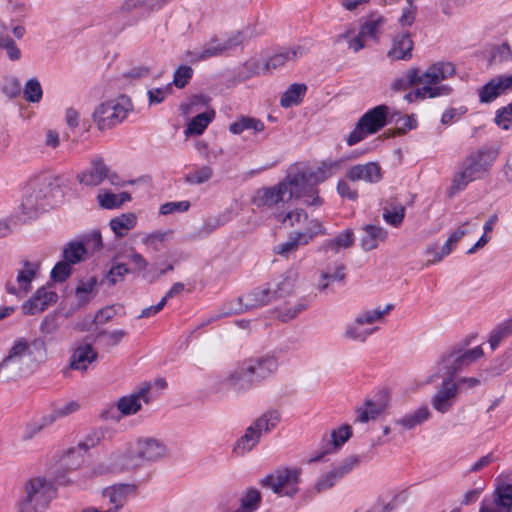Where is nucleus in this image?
<instances>
[{
  "mask_svg": "<svg viewBox=\"0 0 512 512\" xmlns=\"http://www.w3.org/2000/svg\"><path fill=\"white\" fill-rule=\"evenodd\" d=\"M432 414L426 405L418 407L413 412L407 413L395 421L404 430H412L431 418Z\"/></svg>",
  "mask_w": 512,
  "mask_h": 512,
  "instance_id": "nucleus-31",
  "label": "nucleus"
},
{
  "mask_svg": "<svg viewBox=\"0 0 512 512\" xmlns=\"http://www.w3.org/2000/svg\"><path fill=\"white\" fill-rule=\"evenodd\" d=\"M135 490L136 486L133 484L113 485L103 491V497L107 498L109 503L114 505L111 510L116 512L124 505L128 495L134 493Z\"/></svg>",
  "mask_w": 512,
  "mask_h": 512,
  "instance_id": "nucleus-28",
  "label": "nucleus"
},
{
  "mask_svg": "<svg viewBox=\"0 0 512 512\" xmlns=\"http://www.w3.org/2000/svg\"><path fill=\"white\" fill-rule=\"evenodd\" d=\"M358 464L357 458H349L343 461L339 466L323 475L315 484L317 492L325 491L334 486L335 482L349 473Z\"/></svg>",
  "mask_w": 512,
  "mask_h": 512,
  "instance_id": "nucleus-24",
  "label": "nucleus"
},
{
  "mask_svg": "<svg viewBox=\"0 0 512 512\" xmlns=\"http://www.w3.org/2000/svg\"><path fill=\"white\" fill-rule=\"evenodd\" d=\"M6 355L0 362V380L9 381L17 378L20 375V365L14 360L8 361Z\"/></svg>",
  "mask_w": 512,
  "mask_h": 512,
  "instance_id": "nucleus-54",
  "label": "nucleus"
},
{
  "mask_svg": "<svg viewBox=\"0 0 512 512\" xmlns=\"http://www.w3.org/2000/svg\"><path fill=\"white\" fill-rule=\"evenodd\" d=\"M260 502V491L255 488H250L241 498L240 507L234 512H254L258 509Z\"/></svg>",
  "mask_w": 512,
  "mask_h": 512,
  "instance_id": "nucleus-50",
  "label": "nucleus"
},
{
  "mask_svg": "<svg viewBox=\"0 0 512 512\" xmlns=\"http://www.w3.org/2000/svg\"><path fill=\"white\" fill-rule=\"evenodd\" d=\"M39 270V264L36 262L25 261L23 268L18 271L17 283L19 291L27 294L30 290L31 282L35 278Z\"/></svg>",
  "mask_w": 512,
  "mask_h": 512,
  "instance_id": "nucleus-39",
  "label": "nucleus"
},
{
  "mask_svg": "<svg viewBox=\"0 0 512 512\" xmlns=\"http://www.w3.org/2000/svg\"><path fill=\"white\" fill-rule=\"evenodd\" d=\"M437 365L439 376H442L444 380L449 381H453L455 375L465 368L457 347H454L444 353Z\"/></svg>",
  "mask_w": 512,
  "mask_h": 512,
  "instance_id": "nucleus-23",
  "label": "nucleus"
},
{
  "mask_svg": "<svg viewBox=\"0 0 512 512\" xmlns=\"http://www.w3.org/2000/svg\"><path fill=\"white\" fill-rule=\"evenodd\" d=\"M166 444L154 437L138 438L124 454H114L115 469L126 470L156 462L167 455Z\"/></svg>",
  "mask_w": 512,
  "mask_h": 512,
  "instance_id": "nucleus-2",
  "label": "nucleus"
},
{
  "mask_svg": "<svg viewBox=\"0 0 512 512\" xmlns=\"http://www.w3.org/2000/svg\"><path fill=\"white\" fill-rule=\"evenodd\" d=\"M390 402L389 392L387 390L380 391L376 399H367L362 406L356 409V421L367 423L370 420H375L390 407Z\"/></svg>",
  "mask_w": 512,
  "mask_h": 512,
  "instance_id": "nucleus-14",
  "label": "nucleus"
},
{
  "mask_svg": "<svg viewBox=\"0 0 512 512\" xmlns=\"http://www.w3.org/2000/svg\"><path fill=\"white\" fill-rule=\"evenodd\" d=\"M71 264L66 261L58 262L51 270V278L55 282H64L71 274Z\"/></svg>",
  "mask_w": 512,
  "mask_h": 512,
  "instance_id": "nucleus-62",
  "label": "nucleus"
},
{
  "mask_svg": "<svg viewBox=\"0 0 512 512\" xmlns=\"http://www.w3.org/2000/svg\"><path fill=\"white\" fill-rule=\"evenodd\" d=\"M131 110L130 99L121 95L98 105L93 112V119L100 130L110 129L120 124Z\"/></svg>",
  "mask_w": 512,
  "mask_h": 512,
  "instance_id": "nucleus-5",
  "label": "nucleus"
},
{
  "mask_svg": "<svg viewBox=\"0 0 512 512\" xmlns=\"http://www.w3.org/2000/svg\"><path fill=\"white\" fill-rule=\"evenodd\" d=\"M86 253V249L82 243L71 242L63 250L64 261L72 264H76L81 261L83 255Z\"/></svg>",
  "mask_w": 512,
  "mask_h": 512,
  "instance_id": "nucleus-53",
  "label": "nucleus"
},
{
  "mask_svg": "<svg viewBox=\"0 0 512 512\" xmlns=\"http://www.w3.org/2000/svg\"><path fill=\"white\" fill-rule=\"evenodd\" d=\"M413 41L409 34L397 35L392 41V47L387 56L392 61L409 60L412 57Z\"/></svg>",
  "mask_w": 512,
  "mask_h": 512,
  "instance_id": "nucleus-27",
  "label": "nucleus"
},
{
  "mask_svg": "<svg viewBox=\"0 0 512 512\" xmlns=\"http://www.w3.org/2000/svg\"><path fill=\"white\" fill-rule=\"evenodd\" d=\"M57 299L58 295L55 291L41 287L23 304L22 309L25 314L34 315L46 310L50 305L56 303Z\"/></svg>",
  "mask_w": 512,
  "mask_h": 512,
  "instance_id": "nucleus-21",
  "label": "nucleus"
},
{
  "mask_svg": "<svg viewBox=\"0 0 512 512\" xmlns=\"http://www.w3.org/2000/svg\"><path fill=\"white\" fill-rule=\"evenodd\" d=\"M326 231L321 222L311 220L305 231L292 233L286 242L276 245L273 249L275 254L288 257L289 254L298 250L301 245L308 244L315 236L324 235Z\"/></svg>",
  "mask_w": 512,
  "mask_h": 512,
  "instance_id": "nucleus-11",
  "label": "nucleus"
},
{
  "mask_svg": "<svg viewBox=\"0 0 512 512\" xmlns=\"http://www.w3.org/2000/svg\"><path fill=\"white\" fill-rule=\"evenodd\" d=\"M47 185L39 179L31 181L26 187L21 203L22 213L26 219L36 218L47 206Z\"/></svg>",
  "mask_w": 512,
  "mask_h": 512,
  "instance_id": "nucleus-10",
  "label": "nucleus"
},
{
  "mask_svg": "<svg viewBox=\"0 0 512 512\" xmlns=\"http://www.w3.org/2000/svg\"><path fill=\"white\" fill-rule=\"evenodd\" d=\"M298 273L294 270H288L282 276L281 280L271 285L274 299H280L289 295L296 284Z\"/></svg>",
  "mask_w": 512,
  "mask_h": 512,
  "instance_id": "nucleus-35",
  "label": "nucleus"
},
{
  "mask_svg": "<svg viewBox=\"0 0 512 512\" xmlns=\"http://www.w3.org/2000/svg\"><path fill=\"white\" fill-rule=\"evenodd\" d=\"M452 88L449 85H442L436 87L422 86L405 94L404 99L408 102L421 101L426 98H436L441 96H448L451 94Z\"/></svg>",
  "mask_w": 512,
  "mask_h": 512,
  "instance_id": "nucleus-30",
  "label": "nucleus"
},
{
  "mask_svg": "<svg viewBox=\"0 0 512 512\" xmlns=\"http://www.w3.org/2000/svg\"><path fill=\"white\" fill-rule=\"evenodd\" d=\"M455 74V66L451 62L439 61L430 65L424 73H420V81L424 86L436 87Z\"/></svg>",
  "mask_w": 512,
  "mask_h": 512,
  "instance_id": "nucleus-18",
  "label": "nucleus"
},
{
  "mask_svg": "<svg viewBox=\"0 0 512 512\" xmlns=\"http://www.w3.org/2000/svg\"><path fill=\"white\" fill-rule=\"evenodd\" d=\"M354 242V233L351 229L339 233L334 239L325 241L320 250L324 252L338 253L341 249H346L352 246Z\"/></svg>",
  "mask_w": 512,
  "mask_h": 512,
  "instance_id": "nucleus-34",
  "label": "nucleus"
},
{
  "mask_svg": "<svg viewBox=\"0 0 512 512\" xmlns=\"http://www.w3.org/2000/svg\"><path fill=\"white\" fill-rule=\"evenodd\" d=\"M271 284L264 287L255 288L247 295L240 297L239 301L243 304V308L238 309L249 310L262 307L274 301Z\"/></svg>",
  "mask_w": 512,
  "mask_h": 512,
  "instance_id": "nucleus-25",
  "label": "nucleus"
},
{
  "mask_svg": "<svg viewBox=\"0 0 512 512\" xmlns=\"http://www.w3.org/2000/svg\"><path fill=\"white\" fill-rule=\"evenodd\" d=\"M498 156L497 149L481 148L470 153L462 162L460 169L454 174L447 191L450 198L463 191L470 182L483 178L488 174Z\"/></svg>",
  "mask_w": 512,
  "mask_h": 512,
  "instance_id": "nucleus-1",
  "label": "nucleus"
},
{
  "mask_svg": "<svg viewBox=\"0 0 512 512\" xmlns=\"http://www.w3.org/2000/svg\"><path fill=\"white\" fill-rule=\"evenodd\" d=\"M387 238V231L376 225H366L363 228V235L361 237V247L365 251L376 249L381 242Z\"/></svg>",
  "mask_w": 512,
  "mask_h": 512,
  "instance_id": "nucleus-32",
  "label": "nucleus"
},
{
  "mask_svg": "<svg viewBox=\"0 0 512 512\" xmlns=\"http://www.w3.org/2000/svg\"><path fill=\"white\" fill-rule=\"evenodd\" d=\"M23 94L28 102H39L43 95L40 82L36 78L29 79L24 85Z\"/></svg>",
  "mask_w": 512,
  "mask_h": 512,
  "instance_id": "nucleus-55",
  "label": "nucleus"
},
{
  "mask_svg": "<svg viewBox=\"0 0 512 512\" xmlns=\"http://www.w3.org/2000/svg\"><path fill=\"white\" fill-rule=\"evenodd\" d=\"M264 129L265 125L260 119L249 116H240L229 125V131L235 135H239L247 130H251L255 134L261 133Z\"/></svg>",
  "mask_w": 512,
  "mask_h": 512,
  "instance_id": "nucleus-33",
  "label": "nucleus"
},
{
  "mask_svg": "<svg viewBox=\"0 0 512 512\" xmlns=\"http://www.w3.org/2000/svg\"><path fill=\"white\" fill-rule=\"evenodd\" d=\"M97 286V279L90 277L86 281H80L75 289L76 297L81 304H86L92 298V294Z\"/></svg>",
  "mask_w": 512,
  "mask_h": 512,
  "instance_id": "nucleus-51",
  "label": "nucleus"
},
{
  "mask_svg": "<svg viewBox=\"0 0 512 512\" xmlns=\"http://www.w3.org/2000/svg\"><path fill=\"white\" fill-rule=\"evenodd\" d=\"M458 383L444 380L431 398V405L434 410L445 414L454 406L458 396Z\"/></svg>",
  "mask_w": 512,
  "mask_h": 512,
  "instance_id": "nucleus-16",
  "label": "nucleus"
},
{
  "mask_svg": "<svg viewBox=\"0 0 512 512\" xmlns=\"http://www.w3.org/2000/svg\"><path fill=\"white\" fill-rule=\"evenodd\" d=\"M420 78V70L418 68H411L402 77L395 79L391 88L396 92L405 91L421 83Z\"/></svg>",
  "mask_w": 512,
  "mask_h": 512,
  "instance_id": "nucleus-44",
  "label": "nucleus"
},
{
  "mask_svg": "<svg viewBox=\"0 0 512 512\" xmlns=\"http://www.w3.org/2000/svg\"><path fill=\"white\" fill-rule=\"evenodd\" d=\"M394 308V305L389 303L384 308H375L372 310H366L360 313L356 318L358 323L373 324L377 321L382 320L387 314H389Z\"/></svg>",
  "mask_w": 512,
  "mask_h": 512,
  "instance_id": "nucleus-49",
  "label": "nucleus"
},
{
  "mask_svg": "<svg viewBox=\"0 0 512 512\" xmlns=\"http://www.w3.org/2000/svg\"><path fill=\"white\" fill-rule=\"evenodd\" d=\"M171 235H172V231L154 232V233L147 235L143 239V243L146 246L151 247L153 250L158 251V250H160V244H162Z\"/></svg>",
  "mask_w": 512,
  "mask_h": 512,
  "instance_id": "nucleus-61",
  "label": "nucleus"
},
{
  "mask_svg": "<svg viewBox=\"0 0 512 512\" xmlns=\"http://www.w3.org/2000/svg\"><path fill=\"white\" fill-rule=\"evenodd\" d=\"M131 200V196L128 192H121L114 194L108 190H100L97 195V201L99 206L104 209H115L119 208L123 203Z\"/></svg>",
  "mask_w": 512,
  "mask_h": 512,
  "instance_id": "nucleus-38",
  "label": "nucleus"
},
{
  "mask_svg": "<svg viewBox=\"0 0 512 512\" xmlns=\"http://www.w3.org/2000/svg\"><path fill=\"white\" fill-rule=\"evenodd\" d=\"M257 384L272 377L278 370V361L273 356H263L245 362Z\"/></svg>",
  "mask_w": 512,
  "mask_h": 512,
  "instance_id": "nucleus-19",
  "label": "nucleus"
},
{
  "mask_svg": "<svg viewBox=\"0 0 512 512\" xmlns=\"http://www.w3.org/2000/svg\"><path fill=\"white\" fill-rule=\"evenodd\" d=\"M193 70L191 67L183 65L180 66L175 72L173 77V84L178 88H183L191 79Z\"/></svg>",
  "mask_w": 512,
  "mask_h": 512,
  "instance_id": "nucleus-64",
  "label": "nucleus"
},
{
  "mask_svg": "<svg viewBox=\"0 0 512 512\" xmlns=\"http://www.w3.org/2000/svg\"><path fill=\"white\" fill-rule=\"evenodd\" d=\"M8 361L14 360L21 364L24 356L30 357L33 361L42 363L47 358L46 343L42 338L28 340L24 337L17 338L8 351Z\"/></svg>",
  "mask_w": 512,
  "mask_h": 512,
  "instance_id": "nucleus-9",
  "label": "nucleus"
},
{
  "mask_svg": "<svg viewBox=\"0 0 512 512\" xmlns=\"http://www.w3.org/2000/svg\"><path fill=\"white\" fill-rule=\"evenodd\" d=\"M227 382L237 392L248 391L257 384L245 363L228 376Z\"/></svg>",
  "mask_w": 512,
  "mask_h": 512,
  "instance_id": "nucleus-29",
  "label": "nucleus"
},
{
  "mask_svg": "<svg viewBox=\"0 0 512 512\" xmlns=\"http://www.w3.org/2000/svg\"><path fill=\"white\" fill-rule=\"evenodd\" d=\"M339 167V162H324L316 171L306 172L301 171L297 172L294 175H301L305 177V184L301 187L302 193L305 197L304 202L310 206H319L322 204L321 198L317 194V189L315 185L325 181L327 178L331 177Z\"/></svg>",
  "mask_w": 512,
  "mask_h": 512,
  "instance_id": "nucleus-8",
  "label": "nucleus"
},
{
  "mask_svg": "<svg viewBox=\"0 0 512 512\" xmlns=\"http://www.w3.org/2000/svg\"><path fill=\"white\" fill-rule=\"evenodd\" d=\"M130 273V268H128L125 263H114L109 271L106 274V281L110 285H115L124 280V277Z\"/></svg>",
  "mask_w": 512,
  "mask_h": 512,
  "instance_id": "nucleus-57",
  "label": "nucleus"
},
{
  "mask_svg": "<svg viewBox=\"0 0 512 512\" xmlns=\"http://www.w3.org/2000/svg\"><path fill=\"white\" fill-rule=\"evenodd\" d=\"M213 176L212 167L206 165L200 168L195 169L192 172H189L185 175L184 181L190 185H200L211 179Z\"/></svg>",
  "mask_w": 512,
  "mask_h": 512,
  "instance_id": "nucleus-52",
  "label": "nucleus"
},
{
  "mask_svg": "<svg viewBox=\"0 0 512 512\" xmlns=\"http://www.w3.org/2000/svg\"><path fill=\"white\" fill-rule=\"evenodd\" d=\"M352 435L351 426L345 424L339 427L337 430H333L331 433V444L333 450H337L341 447Z\"/></svg>",
  "mask_w": 512,
  "mask_h": 512,
  "instance_id": "nucleus-58",
  "label": "nucleus"
},
{
  "mask_svg": "<svg viewBox=\"0 0 512 512\" xmlns=\"http://www.w3.org/2000/svg\"><path fill=\"white\" fill-rule=\"evenodd\" d=\"M150 385L146 384L135 393L127 396H122L116 404L117 409L123 416H130L136 414L142 407V403L148 404Z\"/></svg>",
  "mask_w": 512,
  "mask_h": 512,
  "instance_id": "nucleus-20",
  "label": "nucleus"
},
{
  "mask_svg": "<svg viewBox=\"0 0 512 512\" xmlns=\"http://www.w3.org/2000/svg\"><path fill=\"white\" fill-rule=\"evenodd\" d=\"M306 53V48L302 46H294L283 52L272 55L263 65H259L254 62H249L247 65L254 66L255 74H264L268 71L282 67L286 62L295 61Z\"/></svg>",
  "mask_w": 512,
  "mask_h": 512,
  "instance_id": "nucleus-15",
  "label": "nucleus"
},
{
  "mask_svg": "<svg viewBox=\"0 0 512 512\" xmlns=\"http://www.w3.org/2000/svg\"><path fill=\"white\" fill-rule=\"evenodd\" d=\"M363 323H358V319L355 318L354 322L347 325L345 328L344 336L347 339L364 343L367 338L373 334L377 328H364Z\"/></svg>",
  "mask_w": 512,
  "mask_h": 512,
  "instance_id": "nucleus-45",
  "label": "nucleus"
},
{
  "mask_svg": "<svg viewBox=\"0 0 512 512\" xmlns=\"http://www.w3.org/2000/svg\"><path fill=\"white\" fill-rule=\"evenodd\" d=\"M137 217L134 213H125L110 220V227L117 237H124L135 227Z\"/></svg>",
  "mask_w": 512,
  "mask_h": 512,
  "instance_id": "nucleus-40",
  "label": "nucleus"
},
{
  "mask_svg": "<svg viewBox=\"0 0 512 512\" xmlns=\"http://www.w3.org/2000/svg\"><path fill=\"white\" fill-rule=\"evenodd\" d=\"M78 181L89 187H95L108 180L114 186H122L123 182L119 176L112 172L101 158H95L91 161L90 167L77 175Z\"/></svg>",
  "mask_w": 512,
  "mask_h": 512,
  "instance_id": "nucleus-12",
  "label": "nucleus"
},
{
  "mask_svg": "<svg viewBox=\"0 0 512 512\" xmlns=\"http://www.w3.org/2000/svg\"><path fill=\"white\" fill-rule=\"evenodd\" d=\"M387 116L388 107L386 105H378L368 110L360 117L355 128L348 135L347 144L353 146L367 135L377 133L387 124Z\"/></svg>",
  "mask_w": 512,
  "mask_h": 512,
  "instance_id": "nucleus-6",
  "label": "nucleus"
},
{
  "mask_svg": "<svg viewBox=\"0 0 512 512\" xmlns=\"http://www.w3.org/2000/svg\"><path fill=\"white\" fill-rule=\"evenodd\" d=\"M215 116L214 111H205L196 115L191 121L188 123L187 128L185 130V134L188 135H201L209 123L213 120Z\"/></svg>",
  "mask_w": 512,
  "mask_h": 512,
  "instance_id": "nucleus-42",
  "label": "nucleus"
},
{
  "mask_svg": "<svg viewBox=\"0 0 512 512\" xmlns=\"http://www.w3.org/2000/svg\"><path fill=\"white\" fill-rule=\"evenodd\" d=\"M304 184V176L290 173L277 185L258 189L252 198V203L257 207L278 208L293 198L305 199L300 187Z\"/></svg>",
  "mask_w": 512,
  "mask_h": 512,
  "instance_id": "nucleus-4",
  "label": "nucleus"
},
{
  "mask_svg": "<svg viewBox=\"0 0 512 512\" xmlns=\"http://www.w3.org/2000/svg\"><path fill=\"white\" fill-rule=\"evenodd\" d=\"M243 41V33L241 31H236L223 40L212 38L211 41L206 43L200 51L188 52V57L192 61L205 60L210 57L221 55L225 51L241 45Z\"/></svg>",
  "mask_w": 512,
  "mask_h": 512,
  "instance_id": "nucleus-13",
  "label": "nucleus"
},
{
  "mask_svg": "<svg viewBox=\"0 0 512 512\" xmlns=\"http://www.w3.org/2000/svg\"><path fill=\"white\" fill-rule=\"evenodd\" d=\"M168 0H125L121 9L131 12L135 9H142L147 12L159 10Z\"/></svg>",
  "mask_w": 512,
  "mask_h": 512,
  "instance_id": "nucleus-46",
  "label": "nucleus"
},
{
  "mask_svg": "<svg viewBox=\"0 0 512 512\" xmlns=\"http://www.w3.org/2000/svg\"><path fill=\"white\" fill-rule=\"evenodd\" d=\"M384 22L385 20L383 17H371L361 26V34L376 38L381 27L384 25Z\"/></svg>",
  "mask_w": 512,
  "mask_h": 512,
  "instance_id": "nucleus-59",
  "label": "nucleus"
},
{
  "mask_svg": "<svg viewBox=\"0 0 512 512\" xmlns=\"http://www.w3.org/2000/svg\"><path fill=\"white\" fill-rule=\"evenodd\" d=\"M300 474L298 468L282 467L262 478L259 483L279 496L292 497L298 492Z\"/></svg>",
  "mask_w": 512,
  "mask_h": 512,
  "instance_id": "nucleus-7",
  "label": "nucleus"
},
{
  "mask_svg": "<svg viewBox=\"0 0 512 512\" xmlns=\"http://www.w3.org/2000/svg\"><path fill=\"white\" fill-rule=\"evenodd\" d=\"M98 353L90 344L77 346L70 358V367L73 370L86 371L88 365L97 359Z\"/></svg>",
  "mask_w": 512,
  "mask_h": 512,
  "instance_id": "nucleus-26",
  "label": "nucleus"
},
{
  "mask_svg": "<svg viewBox=\"0 0 512 512\" xmlns=\"http://www.w3.org/2000/svg\"><path fill=\"white\" fill-rule=\"evenodd\" d=\"M479 512H512V490L510 486H499L493 497H485Z\"/></svg>",
  "mask_w": 512,
  "mask_h": 512,
  "instance_id": "nucleus-17",
  "label": "nucleus"
},
{
  "mask_svg": "<svg viewBox=\"0 0 512 512\" xmlns=\"http://www.w3.org/2000/svg\"><path fill=\"white\" fill-rule=\"evenodd\" d=\"M57 489L53 481L43 476H34L26 480L22 487V496L17 501L18 512H45L56 497Z\"/></svg>",
  "mask_w": 512,
  "mask_h": 512,
  "instance_id": "nucleus-3",
  "label": "nucleus"
},
{
  "mask_svg": "<svg viewBox=\"0 0 512 512\" xmlns=\"http://www.w3.org/2000/svg\"><path fill=\"white\" fill-rule=\"evenodd\" d=\"M125 258L132 265L130 273H140L145 271L148 267V261L134 248H130L125 252Z\"/></svg>",
  "mask_w": 512,
  "mask_h": 512,
  "instance_id": "nucleus-56",
  "label": "nucleus"
},
{
  "mask_svg": "<svg viewBox=\"0 0 512 512\" xmlns=\"http://www.w3.org/2000/svg\"><path fill=\"white\" fill-rule=\"evenodd\" d=\"M404 216L405 208L402 205L394 208L393 211L385 209L383 212L384 220L394 227H398L403 222Z\"/></svg>",
  "mask_w": 512,
  "mask_h": 512,
  "instance_id": "nucleus-63",
  "label": "nucleus"
},
{
  "mask_svg": "<svg viewBox=\"0 0 512 512\" xmlns=\"http://www.w3.org/2000/svg\"><path fill=\"white\" fill-rule=\"evenodd\" d=\"M457 350L462 358L465 368L470 366L484 355V352L480 346H476L471 349L457 347Z\"/></svg>",
  "mask_w": 512,
  "mask_h": 512,
  "instance_id": "nucleus-60",
  "label": "nucleus"
},
{
  "mask_svg": "<svg viewBox=\"0 0 512 512\" xmlns=\"http://www.w3.org/2000/svg\"><path fill=\"white\" fill-rule=\"evenodd\" d=\"M260 436V431H258L256 427L251 424L246 429L244 435L241 436L240 439L236 442L234 451L240 455H244L245 453L251 451L258 444Z\"/></svg>",
  "mask_w": 512,
  "mask_h": 512,
  "instance_id": "nucleus-37",
  "label": "nucleus"
},
{
  "mask_svg": "<svg viewBox=\"0 0 512 512\" xmlns=\"http://www.w3.org/2000/svg\"><path fill=\"white\" fill-rule=\"evenodd\" d=\"M307 91V86L303 83L291 84L287 90L282 94L280 105L284 108L299 105Z\"/></svg>",
  "mask_w": 512,
  "mask_h": 512,
  "instance_id": "nucleus-36",
  "label": "nucleus"
},
{
  "mask_svg": "<svg viewBox=\"0 0 512 512\" xmlns=\"http://www.w3.org/2000/svg\"><path fill=\"white\" fill-rule=\"evenodd\" d=\"M512 335V317L499 323L490 333L489 344L492 350L496 349L500 342Z\"/></svg>",
  "mask_w": 512,
  "mask_h": 512,
  "instance_id": "nucleus-47",
  "label": "nucleus"
},
{
  "mask_svg": "<svg viewBox=\"0 0 512 512\" xmlns=\"http://www.w3.org/2000/svg\"><path fill=\"white\" fill-rule=\"evenodd\" d=\"M320 278L322 282L318 285V290L325 291L330 283L344 280L345 266L341 263H335L334 266L327 267V269L321 273Z\"/></svg>",
  "mask_w": 512,
  "mask_h": 512,
  "instance_id": "nucleus-43",
  "label": "nucleus"
},
{
  "mask_svg": "<svg viewBox=\"0 0 512 512\" xmlns=\"http://www.w3.org/2000/svg\"><path fill=\"white\" fill-rule=\"evenodd\" d=\"M346 178L352 182L377 183L382 178L381 168L375 162L357 164L347 169Z\"/></svg>",
  "mask_w": 512,
  "mask_h": 512,
  "instance_id": "nucleus-22",
  "label": "nucleus"
},
{
  "mask_svg": "<svg viewBox=\"0 0 512 512\" xmlns=\"http://www.w3.org/2000/svg\"><path fill=\"white\" fill-rule=\"evenodd\" d=\"M501 94H503V91L497 77L491 79L478 91L479 100L481 103H491Z\"/></svg>",
  "mask_w": 512,
  "mask_h": 512,
  "instance_id": "nucleus-48",
  "label": "nucleus"
},
{
  "mask_svg": "<svg viewBox=\"0 0 512 512\" xmlns=\"http://www.w3.org/2000/svg\"><path fill=\"white\" fill-rule=\"evenodd\" d=\"M280 420V411L274 408H270L265 411L259 418H257L252 424L258 431H260L261 434L262 432H270L278 425Z\"/></svg>",
  "mask_w": 512,
  "mask_h": 512,
  "instance_id": "nucleus-41",
  "label": "nucleus"
}]
</instances>
